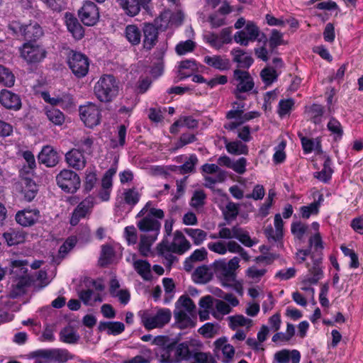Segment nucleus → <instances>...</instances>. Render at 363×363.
Returning a JSON list of instances; mask_svg holds the SVG:
<instances>
[{
	"label": "nucleus",
	"instance_id": "f257e3e1",
	"mask_svg": "<svg viewBox=\"0 0 363 363\" xmlns=\"http://www.w3.org/2000/svg\"><path fill=\"white\" fill-rule=\"evenodd\" d=\"M240 259L234 257L228 262L225 260L216 261L213 264V271L220 280L222 286L234 289L238 292H241L242 286L241 282L236 279V269L239 267Z\"/></svg>",
	"mask_w": 363,
	"mask_h": 363
},
{
	"label": "nucleus",
	"instance_id": "f03ea898",
	"mask_svg": "<svg viewBox=\"0 0 363 363\" xmlns=\"http://www.w3.org/2000/svg\"><path fill=\"white\" fill-rule=\"evenodd\" d=\"M201 347L202 344L194 341H186L181 343L172 342L167 345V354L162 355V362L164 363H179L192 358L194 351L190 350V346Z\"/></svg>",
	"mask_w": 363,
	"mask_h": 363
},
{
	"label": "nucleus",
	"instance_id": "7ed1b4c3",
	"mask_svg": "<svg viewBox=\"0 0 363 363\" xmlns=\"http://www.w3.org/2000/svg\"><path fill=\"white\" fill-rule=\"evenodd\" d=\"M96 98L101 102H110L118 93V86L113 75L101 77L94 86Z\"/></svg>",
	"mask_w": 363,
	"mask_h": 363
},
{
	"label": "nucleus",
	"instance_id": "20e7f679",
	"mask_svg": "<svg viewBox=\"0 0 363 363\" xmlns=\"http://www.w3.org/2000/svg\"><path fill=\"white\" fill-rule=\"evenodd\" d=\"M78 148H73L65 155V160L69 166L76 169H80L85 167V158L83 152L91 153V138L87 137L78 141L76 145Z\"/></svg>",
	"mask_w": 363,
	"mask_h": 363
},
{
	"label": "nucleus",
	"instance_id": "39448f33",
	"mask_svg": "<svg viewBox=\"0 0 363 363\" xmlns=\"http://www.w3.org/2000/svg\"><path fill=\"white\" fill-rule=\"evenodd\" d=\"M18 51L20 57L29 65L42 62L48 54L43 45L33 43H23Z\"/></svg>",
	"mask_w": 363,
	"mask_h": 363
},
{
	"label": "nucleus",
	"instance_id": "423d86ee",
	"mask_svg": "<svg viewBox=\"0 0 363 363\" xmlns=\"http://www.w3.org/2000/svg\"><path fill=\"white\" fill-rule=\"evenodd\" d=\"M9 28L14 33H20L25 40L24 43H36L44 34L42 27L37 22L23 25L19 22L13 21L9 24Z\"/></svg>",
	"mask_w": 363,
	"mask_h": 363
},
{
	"label": "nucleus",
	"instance_id": "0eeeda50",
	"mask_svg": "<svg viewBox=\"0 0 363 363\" xmlns=\"http://www.w3.org/2000/svg\"><path fill=\"white\" fill-rule=\"evenodd\" d=\"M57 186L65 193L75 194L80 188L81 180L73 170L64 169L55 177Z\"/></svg>",
	"mask_w": 363,
	"mask_h": 363
},
{
	"label": "nucleus",
	"instance_id": "6e6552de",
	"mask_svg": "<svg viewBox=\"0 0 363 363\" xmlns=\"http://www.w3.org/2000/svg\"><path fill=\"white\" fill-rule=\"evenodd\" d=\"M172 313L169 309L160 308L155 313H145L141 318L143 326L148 330L161 328L167 324L171 319Z\"/></svg>",
	"mask_w": 363,
	"mask_h": 363
},
{
	"label": "nucleus",
	"instance_id": "1a4fd4ad",
	"mask_svg": "<svg viewBox=\"0 0 363 363\" xmlns=\"http://www.w3.org/2000/svg\"><path fill=\"white\" fill-rule=\"evenodd\" d=\"M312 263H307L308 272L301 281V284H316L323 277L322 257L318 253L311 255Z\"/></svg>",
	"mask_w": 363,
	"mask_h": 363
},
{
	"label": "nucleus",
	"instance_id": "9d476101",
	"mask_svg": "<svg viewBox=\"0 0 363 363\" xmlns=\"http://www.w3.org/2000/svg\"><path fill=\"white\" fill-rule=\"evenodd\" d=\"M67 63L73 74L78 78L84 77L89 71V59L81 52L72 50Z\"/></svg>",
	"mask_w": 363,
	"mask_h": 363
},
{
	"label": "nucleus",
	"instance_id": "9b49d317",
	"mask_svg": "<svg viewBox=\"0 0 363 363\" xmlns=\"http://www.w3.org/2000/svg\"><path fill=\"white\" fill-rule=\"evenodd\" d=\"M260 33L259 28L253 22L249 21L245 28L237 32L234 35V40L241 45H247L249 41L255 40Z\"/></svg>",
	"mask_w": 363,
	"mask_h": 363
},
{
	"label": "nucleus",
	"instance_id": "f8f14e48",
	"mask_svg": "<svg viewBox=\"0 0 363 363\" xmlns=\"http://www.w3.org/2000/svg\"><path fill=\"white\" fill-rule=\"evenodd\" d=\"M233 80L235 81L238 91H250L255 86L252 77L247 71L236 68L233 71Z\"/></svg>",
	"mask_w": 363,
	"mask_h": 363
},
{
	"label": "nucleus",
	"instance_id": "ddd939ff",
	"mask_svg": "<svg viewBox=\"0 0 363 363\" xmlns=\"http://www.w3.org/2000/svg\"><path fill=\"white\" fill-rule=\"evenodd\" d=\"M0 104L5 108L17 111L22 107L20 96L8 89H2L0 91Z\"/></svg>",
	"mask_w": 363,
	"mask_h": 363
},
{
	"label": "nucleus",
	"instance_id": "4468645a",
	"mask_svg": "<svg viewBox=\"0 0 363 363\" xmlns=\"http://www.w3.org/2000/svg\"><path fill=\"white\" fill-rule=\"evenodd\" d=\"M116 2L127 16L134 17L140 13L141 8L147 7L150 0H116Z\"/></svg>",
	"mask_w": 363,
	"mask_h": 363
},
{
	"label": "nucleus",
	"instance_id": "2eb2a0df",
	"mask_svg": "<svg viewBox=\"0 0 363 363\" xmlns=\"http://www.w3.org/2000/svg\"><path fill=\"white\" fill-rule=\"evenodd\" d=\"M40 217V211L37 208H25L16 214V221L23 227L33 225Z\"/></svg>",
	"mask_w": 363,
	"mask_h": 363
},
{
	"label": "nucleus",
	"instance_id": "dca6fc26",
	"mask_svg": "<svg viewBox=\"0 0 363 363\" xmlns=\"http://www.w3.org/2000/svg\"><path fill=\"white\" fill-rule=\"evenodd\" d=\"M38 160L47 167H54L59 162V155L52 146L45 145L39 152Z\"/></svg>",
	"mask_w": 363,
	"mask_h": 363
},
{
	"label": "nucleus",
	"instance_id": "f3484780",
	"mask_svg": "<svg viewBox=\"0 0 363 363\" xmlns=\"http://www.w3.org/2000/svg\"><path fill=\"white\" fill-rule=\"evenodd\" d=\"M116 172V169L115 168H110L103 176L101 187L97 194V196L101 201H107L110 199L111 191L113 186L112 178Z\"/></svg>",
	"mask_w": 363,
	"mask_h": 363
},
{
	"label": "nucleus",
	"instance_id": "a211bd4d",
	"mask_svg": "<svg viewBox=\"0 0 363 363\" xmlns=\"http://www.w3.org/2000/svg\"><path fill=\"white\" fill-rule=\"evenodd\" d=\"M35 356L51 358V360H54L60 363L66 362L69 359H72V354L68 352V350L65 349H40V351L37 352Z\"/></svg>",
	"mask_w": 363,
	"mask_h": 363
},
{
	"label": "nucleus",
	"instance_id": "6ab92c4d",
	"mask_svg": "<svg viewBox=\"0 0 363 363\" xmlns=\"http://www.w3.org/2000/svg\"><path fill=\"white\" fill-rule=\"evenodd\" d=\"M137 226L140 231L143 233H149L148 235L157 236L161 225L157 220L152 218L151 216H146L138 221Z\"/></svg>",
	"mask_w": 363,
	"mask_h": 363
},
{
	"label": "nucleus",
	"instance_id": "aec40b11",
	"mask_svg": "<svg viewBox=\"0 0 363 363\" xmlns=\"http://www.w3.org/2000/svg\"><path fill=\"white\" fill-rule=\"evenodd\" d=\"M65 24L67 30L72 33V36L80 40L84 37V30L82 25L75 16L69 12H67L65 15Z\"/></svg>",
	"mask_w": 363,
	"mask_h": 363
},
{
	"label": "nucleus",
	"instance_id": "412c9836",
	"mask_svg": "<svg viewBox=\"0 0 363 363\" xmlns=\"http://www.w3.org/2000/svg\"><path fill=\"white\" fill-rule=\"evenodd\" d=\"M143 48L150 50L157 42V28L152 23H145L143 27Z\"/></svg>",
	"mask_w": 363,
	"mask_h": 363
},
{
	"label": "nucleus",
	"instance_id": "4be33fe9",
	"mask_svg": "<svg viewBox=\"0 0 363 363\" xmlns=\"http://www.w3.org/2000/svg\"><path fill=\"white\" fill-rule=\"evenodd\" d=\"M204 62L208 66L220 71L228 70L232 65L228 58L221 55L206 56Z\"/></svg>",
	"mask_w": 363,
	"mask_h": 363
},
{
	"label": "nucleus",
	"instance_id": "5701e85b",
	"mask_svg": "<svg viewBox=\"0 0 363 363\" xmlns=\"http://www.w3.org/2000/svg\"><path fill=\"white\" fill-rule=\"evenodd\" d=\"M191 243L186 239L181 231L177 230L172 242V252L182 255L191 248Z\"/></svg>",
	"mask_w": 363,
	"mask_h": 363
},
{
	"label": "nucleus",
	"instance_id": "b1692460",
	"mask_svg": "<svg viewBox=\"0 0 363 363\" xmlns=\"http://www.w3.org/2000/svg\"><path fill=\"white\" fill-rule=\"evenodd\" d=\"M231 55H233V61L238 64L237 68L248 69L253 63V59L250 55H245L246 52L240 49L234 48L230 51Z\"/></svg>",
	"mask_w": 363,
	"mask_h": 363
},
{
	"label": "nucleus",
	"instance_id": "393cba45",
	"mask_svg": "<svg viewBox=\"0 0 363 363\" xmlns=\"http://www.w3.org/2000/svg\"><path fill=\"white\" fill-rule=\"evenodd\" d=\"M213 278V272L206 265L197 267L192 274V279L196 284H204L209 282Z\"/></svg>",
	"mask_w": 363,
	"mask_h": 363
},
{
	"label": "nucleus",
	"instance_id": "a878e982",
	"mask_svg": "<svg viewBox=\"0 0 363 363\" xmlns=\"http://www.w3.org/2000/svg\"><path fill=\"white\" fill-rule=\"evenodd\" d=\"M99 331H106L109 335H118L125 330V325L122 322H100L98 325Z\"/></svg>",
	"mask_w": 363,
	"mask_h": 363
},
{
	"label": "nucleus",
	"instance_id": "bb28decb",
	"mask_svg": "<svg viewBox=\"0 0 363 363\" xmlns=\"http://www.w3.org/2000/svg\"><path fill=\"white\" fill-rule=\"evenodd\" d=\"M77 238L74 236L68 237L63 244L60 247L58 255L56 257H53L52 261L57 264L65 257V256L72 250L77 244Z\"/></svg>",
	"mask_w": 363,
	"mask_h": 363
},
{
	"label": "nucleus",
	"instance_id": "cd10ccee",
	"mask_svg": "<svg viewBox=\"0 0 363 363\" xmlns=\"http://www.w3.org/2000/svg\"><path fill=\"white\" fill-rule=\"evenodd\" d=\"M115 251L110 245H104L101 247L100 257L98 260V264L101 267H107L111 264L115 257Z\"/></svg>",
	"mask_w": 363,
	"mask_h": 363
},
{
	"label": "nucleus",
	"instance_id": "c85d7f7f",
	"mask_svg": "<svg viewBox=\"0 0 363 363\" xmlns=\"http://www.w3.org/2000/svg\"><path fill=\"white\" fill-rule=\"evenodd\" d=\"M30 285V281L27 277H21L16 284L12 285L10 297L15 298L26 294V289Z\"/></svg>",
	"mask_w": 363,
	"mask_h": 363
},
{
	"label": "nucleus",
	"instance_id": "c756f323",
	"mask_svg": "<svg viewBox=\"0 0 363 363\" xmlns=\"http://www.w3.org/2000/svg\"><path fill=\"white\" fill-rule=\"evenodd\" d=\"M38 191V186L33 179L30 178H26L24 179L21 191L26 201L30 202L33 201L36 196Z\"/></svg>",
	"mask_w": 363,
	"mask_h": 363
},
{
	"label": "nucleus",
	"instance_id": "7c9ffc66",
	"mask_svg": "<svg viewBox=\"0 0 363 363\" xmlns=\"http://www.w3.org/2000/svg\"><path fill=\"white\" fill-rule=\"evenodd\" d=\"M79 339V336L74 326L68 325L63 328L60 333V341L67 344L77 343Z\"/></svg>",
	"mask_w": 363,
	"mask_h": 363
},
{
	"label": "nucleus",
	"instance_id": "2f4dec72",
	"mask_svg": "<svg viewBox=\"0 0 363 363\" xmlns=\"http://www.w3.org/2000/svg\"><path fill=\"white\" fill-rule=\"evenodd\" d=\"M3 237L8 246L16 245L24 242L25 234L20 230L11 228L7 232L4 233Z\"/></svg>",
	"mask_w": 363,
	"mask_h": 363
},
{
	"label": "nucleus",
	"instance_id": "473e14b6",
	"mask_svg": "<svg viewBox=\"0 0 363 363\" xmlns=\"http://www.w3.org/2000/svg\"><path fill=\"white\" fill-rule=\"evenodd\" d=\"M157 236L155 235L142 234L140 236L138 250L141 255L147 257L150 251L151 246L157 240Z\"/></svg>",
	"mask_w": 363,
	"mask_h": 363
},
{
	"label": "nucleus",
	"instance_id": "72a5a7b5",
	"mask_svg": "<svg viewBox=\"0 0 363 363\" xmlns=\"http://www.w3.org/2000/svg\"><path fill=\"white\" fill-rule=\"evenodd\" d=\"M133 267L143 279L150 281L152 276L150 264L146 260L138 259L133 262Z\"/></svg>",
	"mask_w": 363,
	"mask_h": 363
},
{
	"label": "nucleus",
	"instance_id": "f704fd0d",
	"mask_svg": "<svg viewBox=\"0 0 363 363\" xmlns=\"http://www.w3.org/2000/svg\"><path fill=\"white\" fill-rule=\"evenodd\" d=\"M331 165V160L328 156H325V160L323 163V168L320 172L314 173V177L323 182H328L332 176L333 172Z\"/></svg>",
	"mask_w": 363,
	"mask_h": 363
},
{
	"label": "nucleus",
	"instance_id": "c9c22d12",
	"mask_svg": "<svg viewBox=\"0 0 363 363\" xmlns=\"http://www.w3.org/2000/svg\"><path fill=\"white\" fill-rule=\"evenodd\" d=\"M298 135L301 139L303 151L306 153H309L313 150H315L318 153H322L321 145L319 139H316V145L315 146V142L313 140L304 137L301 133H298Z\"/></svg>",
	"mask_w": 363,
	"mask_h": 363
},
{
	"label": "nucleus",
	"instance_id": "e433bc0d",
	"mask_svg": "<svg viewBox=\"0 0 363 363\" xmlns=\"http://www.w3.org/2000/svg\"><path fill=\"white\" fill-rule=\"evenodd\" d=\"M88 211L89 208L85 206L84 201L81 202L72 213L69 223L72 226L77 225L82 218H85Z\"/></svg>",
	"mask_w": 363,
	"mask_h": 363
},
{
	"label": "nucleus",
	"instance_id": "4c0bfd02",
	"mask_svg": "<svg viewBox=\"0 0 363 363\" xmlns=\"http://www.w3.org/2000/svg\"><path fill=\"white\" fill-rule=\"evenodd\" d=\"M15 76L7 67L0 65V84L6 87H11L15 83Z\"/></svg>",
	"mask_w": 363,
	"mask_h": 363
},
{
	"label": "nucleus",
	"instance_id": "58836bf2",
	"mask_svg": "<svg viewBox=\"0 0 363 363\" xmlns=\"http://www.w3.org/2000/svg\"><path fill=\"white\" fill-rule=\"evenodd\" d=\"M225 147L227 151L232 155H247L248 153L247 146L238 140L226 143Z\"/></svg>",
	"mask_w": 363,
	"mask_h": 363
},
{
	"label": "nucleus",
	"instance_id": "ea45409f",
	"mask_svg": "<svg viewBox=\"0 0 363 363\" xmlns=\"http://www.w3.org/2000/svg\"><path fill=\"white\" fill-rule=\"evenodd\" d=\"M327 128L331 134L334 135L335 140H340L344 133L340 122L335 117H331L327 124Z\"/></svg>",
	"mask_w": 363,
	"mask_h": 363
},
{
	"label": "nucleus",
	"instance_id": "a19ab883",
	"mask_svg": "<svg viewBox=\"0 0 363 363\" xmlns=\"http://www.w3.org/2000/svg\"><path fill=\"white\" fill-rule=\"evenodd\" d=\"M184 232L187 234L194 241V245H201L206 238L207 233L201 229L185 228Z\"/></svg>",
	"mask_w": 363,
	"mask_h": 363
},
{
	"label": "nucleus",
	"instance_id": "79ce46f5",
	"mask_svg": "<svg viewBox=\"0 0 363 363\" xmlns=\"http://www.w3.org/2000/svg\"><path fill=\"white\" fill-rule=\"evenodd\" d=\"M125 37L131 44L138 45L140 42L141 33L136 26L128 25L125 28Z\"/></svg>",
	"mask_w": 363,
	"mask_h": 363
},
{
	"label": "nucleus",
	"instance_id": "37998d69",
	"mask_svg": "<svg viewBox=\"0 0 363 363\" xmlns=\"http://www.w3.org/2000/svg\"><path fill=\"white\" fill-rule=\"evenodd\" d=\"M91 1L86 0L78 11V16L84 25L91 26Z\"/></svg>",
	"mask_w": 363,
	"mask_h": 363
},
{
	"label": "nucleus",
	"instance_id": "c03bdc74",
	"mask_svg": "<svg viewBox=\"0 0 363 363\" xmlns=\"http://www.w3.org/2000/svg\"><path fill=\"white\" fill-rule=\"evenodd\" d=\"M46 116L49 121L56 125H61L65 122L64 113L55 107L47 109Z\"/></svg>",
	"mask_w": 363,
	"mask_h": 363
},
{
	"label": "nucleus",
	"instance_id": "a18cd8bd",
	"mask_svg": "<svg viewBox=\"0 0 363 363\" xmlns=\"http://www.w3.org/2000/svg\"><path fill=\"white\" fill-rule=\"evenodd\" d=\"M244 104H242L240 106V108H235L229 111L226 114V118L229 120L235 118L236 121L241 125L242 123H245L247 118L245 117V113H244Z\"/></svg>",
	"mask_w": 363,
	"mask_h": 363
},
{
	"label": "nucleus",
	"instance_id": "49530a36",
	"mask_svg": "<svg viewBox=\"0 0 363 363\" xmlns=\"http://www.w3.org/2000/svg\"><path fill=\"white\" fill-rule=\"evenodd\" d=\"M206 194L203 190H196L191 199L190 205L194 208H202L206 203Z\"/></svg>",
	"mask_w": 363,
	"mask_h": 363
},
{
	"label": "nucleus",
	"instance_id": "de8ad7c7",
	"mask_svg": "<svg viewBox=\"0 0 363 363\" xmlns=\"http://www.w3.org/2000/svg\"><path fill=\"white\" fill-rule=\"evenodd\" d=\"M79 117L84 125L91 128V101H87L86 105L79 108Z\"/></svg>",
	"mask_w": 363,
	"mask_h": 363
},
{
	"label": "nucleus",
	"instance_id": "09e8293b",
	"mask_svg": "<svg viewBox=\"0 0 363 363\" xmlns=\"http://www.w3.org/2000/svg\"><path fill=\"white\" fill-rule=\"evenodd\" d=\"M230 320V326L232 329H235L238 326H250L252 325V320L246 318L242 315H236L228 317Z\"/></svg>",
	"mask_w": 363,
	"mask_h": 363
},
{
	"label": "nucleus",
	"instance_id": "8fccbe9b",
	"mask_svg": "<svg viewBox=\"0 0 363 363\" xmlns=\"http://www.w3.org/2000/svg\"><path fill=\"white\" fill-rule=\"evenodd\" d=\"M320 200H322V196H320L318 201H314L309 206H302L301 208V216L303 218H308L311 214H317L318 213Z\"/></svg>",
	"mask_w": 363,
	"mask_h": 363
},
{
	"label": "nucleus",
	"instance_id": "3c124183",
	"mask_svg": "<svg viewBox=\"0 0 363 363\" xmlns=\"http://www.w3.org/2000/svg\"><path fill=\"white\" fill-rule=\"evenodd\" d=\"M260 76L265 84L269 85L277 79L278 74L274 68L265 67L261 71Z\"/></svg>",
	"mask_w": 363,
	"mask_h": 363
},
{
	"label": "nucleus",
	"instance_id": "603ef678",
	"mask_svg": "<svg viewBox=\"0 0 363 363\" xmlns=\"http://www.w3.org/2000/svg\"><path fill=\"white\" fill-rule=\"evenodd\" d=\"M285 44H286V43L283 39V33L276 29L272 30L271 36L269 39V48L272 50H274L277 46Z\"/></svg>",
	"mask_w": 363,
	"mask_h": 363
},
{
	"label": "nucleus",
	"instance_id": "864d4df0",
	"mask_svg": "<svg viewBox=\"0 0 363 363\" xmlns=\"http://www.w3.org/2000/svg\"><path fill=\"white\" fill-rule=\"evenodd\" d=\"M192 358L196 363H216L215 358L209 352H193Z\"/></svg>",
	"mask_w": 363,
	"mask_h": 363
},
{
	"label": "nucleus",
	"instance_id": "5fc2aeb1",
	"mask_svg": "<svg viewBox=\"0 0 363 363\" xmlns=\"http://www.w3.org/2000/svg\"><path fill=\"white\" fill-rule=\"evenodd\" d=\"M155 21L161 29L164 30L171 26V11L166 10L162 12Z\"/></svg>",
	"mask_w": 363,
	"mask_h": 363
},
{
	"label": "nucleus",
	"instance_id": "6e6d98bb",
	"mask_svg": "<svg viewBox=\"0 0 363 363\" xmlns=\"http://www.w3.org/2000/svg\"><path fill=\"white\" fill-rule=\"evenodd\" d=\"M195 43L191 40H187L179 43L175 48L176 52L179 55H185L187 52H192L195 48Z\"/></svg>",
	"mask_w": 363,
	"mask_h": 363
},
{
	"label": "nucleus",
	"instance_id": "4d7b16f0",
	"mask_svg": "<svg viewBox=\"0 0 363 363\" xmlns=\"http://www.w3.org/2000/svg\"><path fill=\"white\" fill-rule=\"evenodd\" d=\"M124 201L127 204L134 206L140 199L139 193L135 189H128L124 191Z\"/></svg>",
	"mask_w": 363,
	"mask_h": 363
},
{
	"label": "nucleus",
	"instance_id": "13d9d810",
	"mask_svg": "<svg viewBox=\"0 0 363 363\" xmlns=\"http://www.w3.org/2000/svg\"><path fill=\"white\" fill-rule=\"evenodd\" d=\"M239 213L238 205L233 203L229 202L226 205V211L224 213V217L226 220H234Z\"/></svg>",
	"mask_w": 363,
	"mask_h": 363
},
{
	"label": "nucleus",
	"instance_id": "bf43d9fd",
	"mask_svg": "<svg viewBox=\"0 0 363 363\" xmlns=\"http://www.w3.org/2000/svg\"><path fill=\"white\" fill-rule=\"evenodd\" d=\"M309 111L312 114L313 122L315 124L320 123L321 116L324 113V108L321 105L314 104L309 108Z\"/></svg>",
	"mask_w": 363,
	"mask_h": 363
},
{
	"label": "nucleus",
	"instance_id": "052dcab7",
	"mask_svg": "<svg viewBox=\"0 0 363 363\" xmlns=\"http://www.w3.org/2000/svg\"><path fill=\"white\" fill-rule=\"evenodd\" d=\"M196 140V138L195 135L190 133H183L180 138L179 141L175 145V149H179L184 145L191 143Z\"/></svg>",
	"mask_w": 363,
	"mask_h": 363
},
{
	"label": "nucleus",
	"instance_id": "680f3d73",
	"mask_svg": "<svg viewBox=\"0 0 363 363\" xmlns=\"http://www.w3.org/2000/svg\"><path fill=\"white\" fill-rule=\"evenodd\" d=\"M309 242V248L311 250V247L314 246L315 250L318 252L319 250H322L323 249V240L319 233H316L313 236H311L308 240Z\"/></svg>",
	"mask_w": 363,
	"mask_h": 363
},
{
	"label": "nucleus",
	"instance_id": "e2e57ef3",
	"mask_svg": "<svg viewBox=\"0 0 363 363\" xmlns=\"http://www.w3.org/2000/svg\"><path fill=\"white\" fill-rule=\"evenodd\" d=\"M286 147V143L281 141L277 147V150L274 154L273 159L275 163H281L286 158V154L284 151Z\"/></svg>",
	"mask_w": 363,
	"mask_h": 363
},
{
	"label": "nucleus",
	"instance_id": "0e129e2a",
	"mask_svg": "<svg viewBox=\"0 0 363 363\" xmlns=\"http://www.w3.org/2000/svg\"><path fill=\"white\" fill-rule=\"evenodd\" d=\"M306 230L307 226L301 222L294 223L291 225L292 233L299 240L303 237Z\"/></svg>",
	"mask_w": 363,
	"mask_h": 363
},
{
	"label": "nucleus",
	"instance_id": "69168bd1",
	"mask_svg": "<svg viewBox=\"0 0 363 363\" xmlns=\"http://www.w3.org/2000/svg\"><path fill=\"white\" fill-rule=\"evenodd\" d=\"M208 247L211 251L219 255H225L227 252L226 244L222 241L208 243Z\"/></svg>",
	"mask_w": 363,
	"mask_h": 363
},
{
	"label": "nucleus",
	"instance_id": "338daca9",
	"mask_svg": "<svg viewBox=\"0 0 363 363\" xmlns=\"http://www.w3.org/2000/svg\"><path fill=\"white\" fill-rule=\"evenodd\" d=\"M294 100L291 99L281 100L279 104V113L281 116L287 114L294 106Z\"/></svg>",
	"mask_w": 363,
	"mask_h": 363
},
{
	"label": "nucleus",
	"instance_id": "774afa93",
	"mask_svg": "<svg viewBox=\"0 0 363 363\" xmlns=\"http://www.w3.org/2000/svg\"><path fill=\"white\" fill-rule=\"evenodd\" d=\"M199 333L206 338H211L215 335L216 330L213 324L208 323L199 328Z\"/></svg>",
	"mask_w": 363,
	"mask_h": 363
}]
</instances>
